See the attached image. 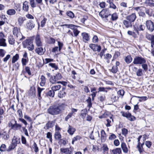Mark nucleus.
<instances>
[{
    "instance_id": "obj_9",
    "label": "nucleus",
    "mask_w": 154,
    "mask_h": 154,
    "mask_svg": "<svg viewBox=\"0 0 154 154\" xmlns=\"http://www.w3.org/2000/svg\"><path fill=\"white\" fill-rule=\"evenodd\" d=\"M146 25L147 29L149 31L152 32L154 30V24L151 20L146 21Z\"/></svg>"
},
{
    "instance_id": "obj_58",
    "label": "nucleus",
    "mask_w": 154,
    "mask_h": 154,
    "mask_svg": "<svg viewBox=\"0 0 154 154\" xmlns=\"http://www.w3.org/2000/svg\"><path fill=\"white\" fill-rule=\"evenodd\" d=\"M73 32L74 33V36L76 37L80 33V31L76 28L73 30Z\"/></svg>"
},
{
    "instance_id": "obj_52",
    "label": "nucleus",
    "mask_w": 154,
    "mask_h": 154,
    "mask_svg": "<svg viewBox=\"0 0 154 154\" xmlns=\"http://www.w3.org/2000/svg\"><path fill=\"white\" fill-rule=\"evenodd\" d=\"M49 65L52 68H54L55 70H57L58 69L57 65L55 63H50Z\"/></svg>"
},
{
    "instance_id": "obj_26",
    "label": "nucleus",
    "mask_w": 154,
    "mask_h": 154,
    "mask_svg": "<svg viewBox=\"0 0 154 154\" xmlns=\"http://www.w3.org/2000/svg\"><path fill=\"white\" fill-rule=\"evenodd\" d=\"M66 106V105L63 103H60L58 104V105L57 106V107L59 109V112L60 113L62 110L64 109Z\"/></svg>"
},
{
    "instance_id": "obj_11",
    "label": "nucleus",
    "mask_w": 154,
    "mask_h": 154,
    "mask_svg": "<svg viewBox=\"0 0 154 154\" xmlns=\"http://www.w3.org/2000/svg\"><path fill=\"white\" fill-rule=\"evenodd\" d=\"M73 149L71 147L69 148H62L60 149V152L65 154H72Z\"/></svg>"
},
{
    "instance_id": "obj_48",
    "label": "nucleus",
    "mask_w": 154,
    "mask_h": 154,
    "mask_svg": "<svg viewBox=\"0 0 154 154\" xmlns=\"http://www.w3.org/2000/svg\"><path fill=\"white\" fill-rule=\"evenodd\" d=\"M92 42L94 43H96L98 42V39L97 36L96 35L94 36L92 39Z\"/></svg>"
},
{
    "instance_id": "obj_18",
    "label": "nucleus",
    "mask_w": 154,
    "mask_h": 154,
    "mask_svg": "<svg viewBox=\"0 0 154 154\" xmlns=\"http://www.w3.org/2000/svg\"><path fill=\"white\" fill-rule=\"evenodd\" d=\"M1 133V137L5 140L8 139L9 137V134L8 133H7L6 131H5L3 132H0Z\"/></svg>"
},
{
    "instance_id": "obj_46",
    "label": "nucleus",
    "mask_w": 154,
    "mask_h": 154,
    "mask_svg": "<svg viewBox=\"0 0 154 154\" xmlns=\"http://www.w3.org/2000/svg\"><path fill=\"white\" fill-rule=\"evenodd\" d=\"M81 137L79 135H77L76 137H74L72 140V144H73L74 143V142L77 141L78 140H79L81 139Z\"/></svg>"
},
{
    "instance_id": "obj_33",
    "label": "nucleus",
    "mask_w": 154,
    "mask_h": 154,
    "mask_svg": "<svg viewBox=\"0 0 154 154\" xmlns=\"http://www.w3.org/2000/svg\"><path fill=\"white\" fill-rule=\"evenodd\" d=\"M145 29V27L144 25H140L139 26V27L137 28V29H134V30L139 34L138 31H143Z\"/></svg>"
},
{
    "instance_id": "obj_7",
    "label": "nucleus",
    "mask_w": 154,
    "mask_h": 154,
    "mask_svg": "<svg viewBox=\"0 0 154 154\" xmlns=\"http://www.w3.org/2000/svg\"><path fill=\"white\" fill-rule=\"evenodd\" d=\"M89 47L94 52L97 51L98 52H100L101 48L100 45H98L97 44H90L89 45Z\"/></svg>"
},
{
    "instance_id": "obj_3",
    "label": "nucleus",
    "mask_w": 154,
    "mask_h": 154,
    "mask_svg": "<svg viewBox=\"0 0 154 154\" xmlns=\"http://www.w3.org/2000/svg\"><path fill=\"white\" fill-rule=\"evenodd\" d=\"M13 35L16 36L17 39L20 41L22 40L25 39V37L23 36L19 29L17 27H14L13 30Z\"/></svg>"
},
{
    "instance_id": "obj_60",
    "label": "nucleus",
    "mask_w": 154,
    "mask_h": 154,
    "mask_svg": "<svg viewBox=\"0 0 154 154\" xmlns=\"http://www.w3.org/2000/svg\"><path fill=\"white\" fill-rule=\"evenodd\" d=\"M55 42V40L54 38H50L48 40V42L50 44H53Z\"/></svg>"
},
{
    "instance_id": "obj_39",
    "label": "nucleus",
    "mask_w": 154,
    "mask_h": 154,
    "mask_svg": "<svg viewBox=\"0 0 154 154\" xmlns=\"http://www.w3.org/2000/svg\"><path fill=\"white\" fill-rule=\"evenodd\" d=\"M61 86L60 85H55L51 87V89L54 92V91L59 90Z\"/></svg>"
},
{
    "instance_id": "obj_50",
    "label": "nucleus",
    "mask_w": 154,
    "mask_h": 154,
    "mask_svg": "<svg viewBox=\"0 0 154 154\" xmlns=\"http://www.w3.org/2000/svg\"><path fill=\"white\" fill-rule=\"evenodd\" d=\"M66 14L67 15L71 18H73L74 17V14L71 11H68Z\"/></svg>"
},
{
    "instance_id": "obj_16",
    "label": "nucleus",
    "mask_w": 154,
    "mask_h": 154,
    "mask_svg": "<svg viewBox=\"0 0 154 154\" xmlns=\"http://www.w3.org/2000/svg\"><path fill=\"white\" fill-rule=\"evenodd\" d=\"M105 9H103L99 13L100 16L102 18H106L109 16L111 14L108 12H105Z\"/></svg>"
},
{
    "instance_id": "obj_61",
    "label": "nucleus",
    "mask_w": 154,
    "mask_h": 154,
    "mask_svg": "<svg viewBox=\"0 0 154 154\" xmlns=\"http://www.w3.org/2000/svg\"><path fill=\"white\" fill-rule=\"evenodd\" d=\"M6 149V146L5 144H2L0 147V151H4Z\"/></svg>"
},
{
    "instance_id": "obj_24",
    "label": "nucleus",
    "mask_w": 154,
    "mask_h": 154,
    "mask_svg": "<svg viewBox=\"0 0 154 154\" xmlns=\"http://www.w3.org/2000/svg\"><path fill=\"white\" fill-rule=\"evenodd\" d=\"M8 40L10 44L13 45L14 44L15 39L12 35H9L8 37Z\"/></svg>"
},
{
    "instance_id": "obj_34",
    "label": "nucleus",
    "mask_w": 154,
    "mask_h": 154,
    "mask_svg": "<svg viewBox=\"0 0 154 154\" xmlns=\"http://www.w3.org/2000/svg\"><path fill=\"white\" fill-rule=\"evenodd\" d=\"M132 60V58L131 56H127L125 57V62L127 63H130Z\"/></svg>"
},
{
    "instance_id": "obj_63",
    "label": "nucleus",
    "mask_w": 154,
    "mask_h": 154,
    "mask_svg": "<svg viewBox=\"0 0 154 154\" xmlns=\"http://www.w3.org/2000/svg\"><path fill=\"white\" fill-rule=\"evenodd\" d=\"M25 70L26 72L29 75H31V73L30 69V68L29 67L26 66L25 68Z\"/></svg>"
},
{
    "instance_id": "obj_49",
    "label": "nucleus",
    "mask_w": 154,
    "mask_h": 154,
    "mask_svg": "<svg viewBox=\"0 0 154 154\" xmlns=\"http://www.w3.org/2000/svg\"><path fill=\"white\" fill-rule=\"evenodd\" d=\"M29 93L30 95L31 96L35 95V88H31L29 91Z\"/></svg>"
},
{
    "instance_id": "obj_36",
    "label": "nucleus",
    "mask_w": 154,
    "mask_h": 154,
    "mask_svg": "<svg viewBox=\"0 0 154 154\" xmlns=\"http://www.w3.org/2000/svg\"><path fill=\"white\" fill-rule=\"evenodd\" d=\"M87 114V110L86 109H84L81 111V115L83 119L85 118L86 115Z\"/></svg>"
},
{
    "instance_id": "obj_64",
    "label": "nucleus",
    "mask_w": 154,
    "mask_h": 154,
    "mask_svg": "<svg viewBox=\"0 0 154 154\" xmlns=\"http://www.w3.org/2000/svg\"><path fill=\"white\" fill-rule=\"evenodd\" d=\"M58 44L59 46V50L60 51L62 49L63 44L62 42L59 41L58 42Z\"/></svg>"
},
{
    "instance_id": "obj_14",
    "label": "nucleus",
    "mask_w": 154,
    "mask_h": 154,
    "mask_svg": "<svg viewBox=\"0 0 154 154\" xmlns=\"http://www.w3.org/2000/svg\"><path fill=\"white\" fill-rule=\"evenodd\" d=\"M35 41L37 46L38 47H41L42 46V42L41 41L40 36L38 34L36 36L35 38Z\"/></svg>"
},
{
    "instance_id": "obj_40",
    "label": "nucleus",
    "mask_w": 154,
    "mask_h": 154,
    "mask_svg": "<svg viewBox=\"0 0 154 154\" xmlns=\"http://www.w3.org/2000/svg\"><path fill=\"white\" fill-rule=\"evenodd\" d=\"M143 70L141 69H138L136 72V75L138 76H141L143 75Z\"/></svg>"
},
{
    "instance_id": "obj_37",
    "label": "nucleus",
    "mask_w": 154,
    "mask_h": 154,
    "mask_svg": "<svg viewBox=\"0 0 154 154\" xmlns=\"http://www.w3.org/2000/svg\"><path fill=\"white\" fill-rule=\"evenodd\" d=\"M19 58V55L18 54H16L12 57V63H14L17 61Z\"/></svg>"
},
{
    "instance_id": "obj_53",
    "label": "nucleus",
    "mask_w": 154,
    "mask_h": 154,
    "mask_svg": "<svg viewBox=\"0 0 154 154\" xmlns=\"http://www.w3.org/2000/svg\"><path fill=\"white\" fill-rule=\"evenodd\" d=\"M142 67L145 72H147L148 69V66L145 63L142 64Z\"/></svg>"
},
{
    "instance_id": "obj_35",
    "label": "nucleus",
    "mask_w": 154,
    "mask_h": 154,
    "mask_svg": "<svg viewBox=\"0 0 154 154\" xmlns=\"http://www.w3.org/2000/svg\"><path fill=\"white\" fill-rule=\"evenodd\" d=\"M66 93L65 91H60L58 94V97L60 98H62L65 97L66 95Z\"/></svg>"
},
{
    "instance_id": "obj_19",
    "label": "nucleus",
    "mask_w": 154,
    "mask_h": 154,
    "mask_svg": "<svg viewBox=\"0 0 154 154\" xmlns=\"http://www.w3.org/2000/svg\"><path fill=\"white\" fill-rule=\"evenodd\" d=\"M123 23L125 28H128L132 27V23L127 20H123Z\"/></svg>"
},
{
    "instance_id": "obj_57",
    "label": "nucleus",
    "mask_w": 154,
    "mask_h": 154,
    "mask_svg": "<svg viewBox=\"0 0 154 154\" xmlns=\"http://www.w3.org/2000/svg\"><path fill=\"white\" fill-rule=\"evenodd\" d=\"M33 148L35 149L34 151L35 152H37L38 151L39 149L38 147L37 146V144L35 142H34L33 145Z\"/></svg>"
},
{
    "instance_id": "obj_62",
    "label": "nucleus",
    "mask_w": 154,
    "mask_h": 154,
    "mask_svg": "<svg viewBox=\"0 0 154 154\" xmlns=\"http://www.w3.org/2000/svg\"><path fill=\"white\" fill-rule=\"evenodd\" d=\"M140 144H138L137 147L138 149V150L139 152L141 153L143 151V147H141L140 146Z\"/></svg>"
},
{
    "instance_id": "obj_20",
    "label": "nucleus",
    "mask_w": 154,
    "mask_h": 154,
    "mask_svg": "<svg viewBox=\"0 0 154 154\" xmlns=\"http://www.w3.org/2000/svg\"><path fill=\"white\" fill-rule=\"evenodd\" d=\"M106 139V135L103 130H101V140L102 142H104Z\"/></svg>"
},
{
    "instance_id": "obj_2",
    "label": "nucleus",
    "mask_w": 154,
    "mask_h": 154,
    "mask_svg": "<svg viewBox=\"0 0 154 154\" xmlns=\"http://www.w3.org/2000/svg\"><path fill=\"white\" fill-rule=\"evenodd\" d=\"M8 126L11 129L15 131L20 130L22 127V125L20 124L17 123V121L15 120H13L9 122Z\"/></svg>"
},
{
    "instance_id": "obj_54",
    "label": "nucleus",
    "mask_w": 154,
    "mask_h": 154,
    "mask_svg": "<svg viewBox=\"0 0 154 154\" xmlns=\"http://www.w3.org/2000/svg\"><path fill=\"white\" fill-rule=\"evenodd\" d=\"M4 113V110L3 109L0 107V119H2L3 118V114Z\"/></svg>"
},
{
    "instance_id": "obj_5",
    "label": "nucleus",
    "mask_w": 154,
    "mask_h": 154,
    "mask_svg": "<svg viewBox=\"0 0 154 154\" xmlns=\"http://www.w3.org/2000/svg\"><path fill=\"white\" fill-rule=\"evenodd\" d=\"M61 78V75L60 73L56 74L55 75L51 76L49 79V81L51 83L53 84L57 83L58 81L57 80L60 79Z\"/></svg>"
},
{
    "instance_id": "obj_59",
    "label": "nucleus",
    "mask_w": 154,
    "mask_h": 154,
    "mask_svg": "<svg viewBox=\"0 0 154 154\" xmlns=\"http://www.w3.org/2000/svg\"><path fill=\"white\" fill-rule=\"evenodd\" d=\"M17 113L19 115V116L20 118L23 117V114L21 109H19L17 111Z\"/></svg>"
},
{
    "instance_id": "obj_28",
    "label": "nucleus",
    "mask_w": 154,
    "mask_h": 154,
    "mask_svg": "<svg viewBox=\"0 0 154 154\" xmlns=\"http://www.w3.org/2000/svg\"><path fill=\"white\" fill-rule=\"evenodd\" d=\"M20 142V139L14 137L12 140V143L14 145L17 146V143Z\"/></svg>"
},
{
    "instance_id": "obj_42",
    "label": "nucleus",
    "mask_w": 154,
    "mask_h": 154,
    "mask_svg": "<svg viewBox=\"0 0 154 154\" xmlns=\"http://www.w3.org/2000/svg\"><path fill=\"white\" fill-rule=\"evenodd\" d=\"M133 97H135L140 98V99L139 100V101L140 102H141L142 101H145L148 99L147 97L146 96L139 97L134 96Z\"/></svg>"
},
{
    "instance_id": "obj_1",
    "label": "nucleus",
    "mask_w": 154,
    "mask_h": 154,
    "mask_svg": "<svg viewBox=\"0 0 154 154\" xmlns=\"http://www.w3.org/2000/svg\"><path fill=\"white\" fill-rule=\"evenodd\" d=\"M57 105H53L50 106L47 109L48 112L52 115H56L60 114Z\"/></svg>"
},
{
    "instance_id": "obj_21",
    "label": "nucleus",
    "mask_w": 154,
    "mask_h": 154,
    "mask_svg": "<svg viewBox=\"0 0 154 154\" xmlns=\"http://www.w3.org/2000/svg\"><path fill=\"white\" fill-rule=\"evenodd\" d=\"M75 131V129L72 126L69 125L68 128L67 132L70 135H72L73 134Z\"/></svg>"
},
{
    "instance_id": "obj_15",
    "label": "nucleus",
    "mask_w": 154,
    "mask_h": 154,
    "mask_svg": "<svg viewBox=\"0 0 154 154\" xmlns=\"http://www.w3.org/2000/svg\"><path fill=\"white\" fill-rule=\"evenodd\" d=\"M136 18V16L135 14V13H132L131 15L126 17V19L132 23L134 21Z\"/></svg>"
},
{
    "instance_id": "obj_25",
    "label": "nucleus",
    "mask_w": 154,
    "mask_h": 154,
    "mask_svg": "<svg viewBox=\"0 0 154 154\" xmlns=\"http://www.w3.org/2000/svg\"><path fill=\"white\" fill-rule=\"evenodd\" d=\"M6 13L8 15H13L16 14V11L14 9H9L7 11Z\"/></svg>"
},
{
    "instance_id": "obj_12",
    "label": "nucleus",
    "mask_w": 154,
    "mask_h": 154,
    "mask_svg": "<svg viewBox=\"0 0 154 154\" xmlns=\"http://www.w3.org/2000/svg\"><path fill=\"white\" fill-rule=\"evenodd\" d=\"M55 123V122L54 121H49L46 124L44 128L45 130L54 127Z\"/></svg>"
},
{
    "instance_id": "obj_23",
    "label": "nucleus",
    "mask_w": 154,
    "mask_h": 154,
    "mask_svg": "<svg viewBox=\"0 0 154 154\" xmlns=\"http://www.w3.org/2000/svg\"><path fill=\"white\" fill-rule=\"evenodd\" d=\"M121 146L123 152L125 153H127L128 152V149L126 144L125 143H122L121 144Z\"/></svg>"
},
{
    "instance_id": "obj_43",
    "label": "nucleus",
    "mask_w": 154,
    "mask_h": 154,
    "mask_svg": "<svg viewBox=\"0 0 154 154\" xmlns=\"http://www.w3.org/2000/svg\"><path fill=\"white\" fill-rule=\"evenodd\" d=\"M118 71V69L116 66H113L110 72L113 73H116Z\"/></svg>"
},
{
    "instance_id": "obj_29",
    "label": "nucleus",
    "mask_w": 154,
    "mask_h": 154,
    "mask_svg": "<svg viewBox=\"0 0 154 154\" xmlns=\"http://www.w3.org/2000/svg\"><path fill=\"white\" fill-rule=\"evenodd\" d=\"M113 154H119L122 152V150L120 148H116L112 150Z\"/></svg>"
},
{
    "instance_id": "obj_6",
    "label": "nucleus",
    "mask_w": 154,
    "mask_h": 154,
    "mask_svg": "<svg viewBox=\"0 0 154 154\" xmlns=\"http://www.w3.org/2000/svg\"><path fill=\"white\" fill-rule=\"evenodd\" d=\"M146 60L143 58L139 56H137L134 59L133 63L135 64H142L145 63Z\"/></svg>"
},
{
    "instance_id": "obj_45",
    "label": "nucleus",
    "mask_w": 154,
    "mask_h": 154,
    "mask_svg": "<svg viewBox=\"0 0 154 154\" xmlns=\"http://www.w3.org/2000/svg\"><path fill=\"white\" fill-rule=\"evenodd\" d=\"M31 6L32 8H34L36 7V3L35 0H29Z\"/></svg>"
},
{
    "instance_id": "obj_51",
    "label": "nucleus",
    "mask_w": 154,
    "mask_h": 154,
    "mask_svg": "<svg viewBox=\"0 0 154 154\" xmlns=\"http://www.w3.org/2000/svg\"><path fill=\"white\" fill-rule=\"evenodd\" d=\"M118 18V16L116 13H115L111 15L112 20L113 21L116 20Z\"/></svg>"
},
{
    "instance_id": "obj_4",
    "label": "nucleus",
    "mask_w": 154,
    "mask_h": 154,
    "mask_svg": "<svg viewBox=\"0 0 154 154\" xmlns=\"http://www.w3.org/2000/svg\"><path fill=\"white\" fill-rule=\"evenodd\" d=\"M23 47L27 48L29 51H32L34 48L33 42L30 39H26L22 42Z\"/></svg>"
},
{
    "instance_id": "obj_38",
    "label": "nucleus",
    "mask_w": 154,
    "mask_h": 154,
    "mask_svg": "<svg viewBox=\"0 0 154 154\" xmlns=\"http://www.w3.org/2000/svg\"><path fill=\"white\" fill-rule=\"evenodd\" d=\"M6 40L4 38L0 39V46L6 47L7 44L5 42Z\"/></svg>"
},
{
    "instance_id": "obj_17",
    "label": "nucleus",
    "mask_w": 154,
    "mask_h": 154,
    "mask_svg": "<svg viewBox=\"0 0 154 154\" xmlns=\"http://www.w3.org/2000/svg\"><path fill=\"white\" fill-rule=\"evenodd\" d=\"M45 51H44L43 48L41 47H38L35 50V51L36 53L39 55H42L43 54Z\"/></svg>"
},
{
    "instance_id": "obj_30",
    "label": "nucleus",
    "mask_w": 154,
    "mask_h": 154,
    "mask_svg": "<svg viewBox=\"0 0 154 154\" xmlns=\"http://www.w3.org/2000/svg\"><path fill=\"white\" fill-rule=\"evenodd\" d=\"M40 79L41 80V82L40 83V85L41 86H43L46 82V78L44 75H42L41 76Z\"/></svg>"
},
{
    "instance_id": "obj_44",
    "label": "nucleus",
    "mask_w": 154,
    "mask_h": 154,
    "mask_svg": "<svg viewBox=\"0 0 154 154\" xmlns=\"http://www.w3.org/2000/svg\"><path fill=\"white\" fill-rule=\"evenodd\" d=\"M128 35L132 36L134 38H137V36L135 33L133 31L129 30L127 32Z\"/></svg>"
},
{
    "instance_id": "obj_55",
    "label": "nucleus",
    "mask_w": 154,
    "mask_h": 154,
    "mask_svg": "<svg viewBox=\"0 0 154 154\" xmlns=\"http://www.w3.org/2000/svg\"><path fill=\"white\" fill-rule=\"evenodd\" d=\"M128 133V130L127 129L123 128L122 129V134L123 135L126 136Z\"/></svg>"
},
{
    "instance_id": "obj_32",
    "label": "nucleus",
    "mask_w": 154,
    "mask_h": 154,
    "mask_svg": "<svg viewBox=\"0 0 154 154\" xmlns=\"http://www.w3.org/2000/svg\"><path fill=\"white\" fill-rule=\"evenodd\" d=\"M25 20V18L22 17L20 16L19 17L18 19V22L19 25L20 26H21L22 25Z\"/></svg>"
},
{
    "instance_id": "obj_8",
    "label": "nucleus",
    "mask_w": 154,
    "mask_h": 154,
    "mask_svg": "<svg viewBox=\"0 0 154 154\" xmlns=\"http://www.w3.org/2000/svg\"><path fill=\"white\" fill-rule=\"evenodd\" d=\"M122 115L124 117L127 118L128 120L130 121H134L135 119V117L132 116L131 114L129 112H121Z\"/></svg>"
},
{
    "instance_id": "obj_56",
    "label": "nucleus",
    "mask_w": 154,
    "mask_h": 154,
    "mask_svg": "<svg viewBox=\"0 0 154 154\" xmlns=\"http://www.w3.org/2000/svg\"><path fill=\"white\" fill-rule=\"evenodd\" d=\"M28 59L27 58H23L22 59L21 61L23 66H25L26 65L28 62Z\"/></svg>"
},
{
    "instance_id": "obj_47",
    "label": "nucleus",
    "mask_w": 154,
    "mask_h": 154,
    "mask_svg": "<svg viewBox=\"0 0 154 154\" xmlns=\"http://www.w3.org/2000/svg\"><path fill=\"white\" fill-rule=\"evenodd\" d=\"M47 20V19L45 17H44L43 20L41 22V26L42 27H43L45 26Z\"/></svg>"
},
{
    "instance_id": "obj_27",
    "label": "nucleus",
    "mask_w": 154,
    "mask_h": 154,
    "mask_svg": "<svg viewBox=\"0 0 154 154\" xmlns=\"http://www.w3.org/2000/svg\"><path fill=\"white\" fill-rule=\"evenodd\" d=\"M60 26H65L66 28H70L71 29H73V30L77 27V26L73 24H63L61 25Z\"/></svg>"
},
{
    "instance_id": "obj_22",
    "label": "nucleus",
    "mask_w": 154,
    "mask_h": 154,
    "mask_svg": "<svg viewBox=\"0 0 154 154\" xmlns=\"http://www.w3.org/2000/svg\"><path fill=\"white\" fill-rule=\"evenodd\" d=\"M23 10L25 12H27L29 10V5L28 2L25 1L23 3Z\"/></svg>"
},
{
    "instance_id": "obj_41",
    "label": "nucleus",
    "mask_w": 154,
    "mask_h": 154,
    "mask_svg": "<svg viewBox=\"0 0 154 154\" xmlns=\"http://www.w3.org/2000/svg\"><path fill=\"white\" fill-rule=\"evenodd\" d=\"M54 92L53 90H50L47 93V95L50 97H53L54 95Z\"/></svg>"
},
{
    "instance_id": "obj_10",
    "label": "nucleus",
    "mask_w": 154,
    "mask_h": 154,
    "mask_svg": "<svg viewBox=\"0 0 154 154\" xmlns=\"http://www.w3.org/2000/svg\"><path fill=\"white\" fill-rule=\"evenodd\" d=\"M35 26V24L32 20H30L27 21L26 24V28L28 30H31Z\"/></svg>"
},
{
    "instance_id": "obj_13",
    "label": "nucleus",
    "mask_w": 154,
    "mask_h": 154,
    "mask_svg": "<svg viewBox=\"0 0 154 154\" xmlns=\"http://www.w3.org/2000/svg\"><path fill=\"white\" fill-rule=\"evenodd\" d=\"M82 41L86 43L90 40V36L89 34L86 32H83L82 33Z\"/></svg>"
},
{
    "instance_id": "obj_31",
    "label": "nucleus",
    "mask_w": 154,
    "mask_h": 154,
    "mask_svg": "<svg viewBox=\"0 0 154 154\" xmlns=\"http://www.w3.org/2000/svg\"><path fill=\"white\" fill-rule=\"evenodd\" d=\"M54 138L55 139L58 140H61V135L59 131H57L55 132L54 134Z\"/></svg>"
}]
</instances>
